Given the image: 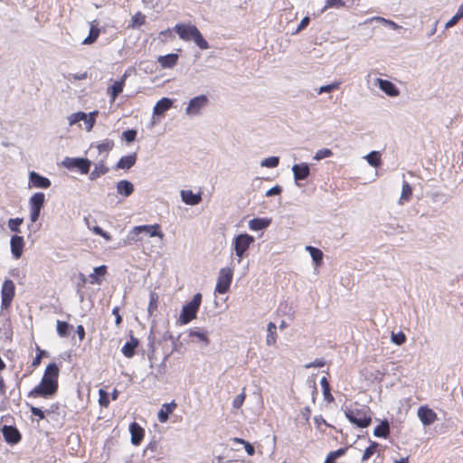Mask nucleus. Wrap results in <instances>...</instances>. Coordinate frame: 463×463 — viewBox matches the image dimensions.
I'll list each match as a JSON object with an SVG mask.
<instances>
[{
  "instance_id": "obj_7",
  "label": "nucleus",
  "mask_w": 463,
  "mask_h": 463,
  "mask_svg": "<svg viewBox=\"0 0 463 463\" xmlns=\"http://www.w3.org/2000/svg\"><path fill=\"white\" fill-rule=\"evenodd\" d=\"M62 165L68 169L77 168L81 174H88L91 161L83 157H65Z\"/></svg>"
},
{
  "instance_id": "obj_55",
  "label": "nucleus",
  "mask_w": 463,
  "mask_h": 463,
  "mask_svg": "<svg viewBox=\"0 0 463 463\" xmlns=\"http://www.w3.org/2000/svg\"><path fill=\"white\" fill-rule=\"evenodd\" d=\"M405 340L406 336L402 332H400L398 334H392V341L398 345L403 344Z\"/></svg>"
},
{
  "instance_id": "obj_43",
  "label": "nucleus",
  "mask_w": 463,
  "mask_h": 463,
  "mask_svg": "<svg viewBox=\"0 0 463 463\" xmlns=\"http://www.w3.org/2000/svg\"><path fill=\"white\" fill-rule=\"evenodd\" d=\"M379 447V444L375 441H373L369 447L365 449L364 451V454L362 456V460L365 461L368 460L376 451L377 448Z\"/></svg>"
},
{
  "instance_id": "obj_54",
  "label": "nucleus",
  "mask_w": 463,
  "mask_h": 463,
  "mask_svg": "<svg viewBox=\"0 0 463 463\" xmlns=\"http://www.w3.org/2000/svg\"><path fill=\"white\" fill-rule=\"evenodd\" d=\"M122 135L126 142L131 143L136 139L137 131L135 129H128L124 131Z\"/></svg>"
},
{
  "instance_id": "obj_30",
  "label": "nucleus",
  "mask_w": 463,
  "mask_h": 463,
  "mask_svg": "<svg viewBox=\"0 0 463 463\" xmlns=\"http://www.w3.org/2000/svg\"><path fill=\"white\" fill-rule=\"evenodd\" d=\"M270 220L265 218H254L249 222V228L252 231H261L267 228Z\"/></svg>"
},
{
  "instance_id": "obj_28",
  "label": "nucleus",
  "mask_w": 463,
  "mask_h": 463,
  "mask_svg": "<svg viewBox=\"0 0 463 463\" xmlns=\"http://www.w3.org/2000/svg\"><path fill=\"white\" fill-rule=\"evenodd\" d=\"M411 196H412V188L407 181L403 180L402 187V194H401V196L398 201L399 204L402 205V204H404V203L409 202L411 200Z\"/></svg>"
},
{
  "instance_id": "obj_52",
  "label": "nucleus",
  "mask_w": 463,
  "mask_h": 463,
  "mask_svg": "<svg viewBox=\"0 0 463 463\" xmlns=\"http://www.w3.org/2000/svg\"><path fill=\"white\" fill-rule=\"evenodd\" d=\"M107 271V267L105 265H101L99 267H97L94 269V272L90 275V277L93 279L91 283L94 282V280H97L98 276H103L105 275Z\"/></svg>"
},
{
  "instance_id": "obj_35",
  "label": "nucleus",
  "mask_w": 463,
  "mask_h": 463,
  "mask_svg": "<svg viewBox=\"0 0 463 463\" xmlns=\"http://www.w3.org/2000/svg\"><path fill=\"white\" fill-rule=\"evenodd\" d=\"M71 329H72V326H71L69 323L57 320L56 330L61 337H67L70 335Z\"/></svg>"
},
{
  "instance_id": "obj_51",
  "label": "nucleus",
  "mask_w": 463,
  "mask_h": 463,
  "mask_svg": "<svg viewBox=\"0 0 463 463\" xmlns=\"http://www.w3.org/2000/svg\"><path fill=\"white\" fill-rule=\"evenodd\" d=\"M99 402L100 406L108 407L109 404V393L102 389L99 390Z\"/></svg>"
},
{
  "instance_id": "obj_18",
  "label": "nucleus",
  "mask_w": 463,
  "mask_h": 463,
  "mask_svg": "<svg viewBox=\"0 0 463 463\" xmlns=\"http://www.w3.org/2000/svg\"><path fill=\"white\" fill-rule=\"evenodd\" d=\"M180 195L182 201L188 205H197L202 202V194H194L192 190H181Z\"/></svg>"
},
{
  "instance_id": "obj_6",
  "label": "nucleus",
  "mask_w": 463,
  "mask_h": 463,
  "mask_svg": "<svg viewBox=\"0 0 463 463\" xmlns=\"http://www.w3.org/2000/svg\"><path fill=\"white\" fill-rule=\"evenodd\" d=\"M232 275L233 271L231 268L221 269L215 287V292H218L219 294L226 293L230 288Z\"/></svg>"
},
{
  "instance_id": "obj_40",
  "label": "nucleus",
  "mask_w": 463,
  "mask_h": 463,
  "mask_svg": "<svg viewBox=\"0 0 463 463\" xmlns=\"http://www.w3.org/2000/svg\"><path fill=\"white\" fill-rule=\"evenodd\" d=\"M98 111L94 110L90 112V114H86V119H81L82 122L85 124V129L87 131H90L95 124L96 117L98 115Z\"/></svg>"
},
{
  "instance_id": "obj_14",
  "label": "nucleus",
  "mask_w": 463,
  "mask_h": 463,
  "mask_svg": "<svg viewBox=\"0 0 463 463\" xmlns=\"http://www.w3.org/2000/svg\"><path fill=\"white\" fill-rule=\"evenodd\" d=\"M417 414L424 426H429L437 420V414L427 406H420Z\"/></svg>"
},
{
  "instance_id": "obj_61",
  "label": "nucleus",
  "mask_w": 463,
  "mask_h": 463,
  "mask_svg": "<svg viewBox=\"0 0 463 463\" xmlns=\"http://www.w3.org/2000/svg\"><path fill=\"white\" fill-rule=\"evenodd\" d=\"M373 20H376V21H379L383 24H388L390 25L392 29H398L399 28V25L397 24H395L394 22L391 21V20H387L385 18H383V17H373L371 19V21Z\"/></svg>"
},
{
  "instance_id": "obj_15",
  "label": "nucleus",
  "mask_w": 463,
  "mask_h": 463,
  "mask_svg": "<svg viewBox=\"0 0 463 463\" xmlns=\"http://www.w3.org/2000/svg\"><path fill=\"white\" fill-rule=\"evenodd\" d=\"M29 184L37 188L47 189L51 186V181L47 177L32 171L29 173Z\"/></svg>"
},
{
  "instance_id": "obj_59",
  "label": "nucleus",
  "mask_w": 463,
  "mask_h": 463,
  "mask_svg": "<svg viewBox=\"0 0 463 463\" xmlns=\"http://www.w3.org/2000/svg\"><path fill=\"white\" fill-rule=\"evenodd\" d=\"M145 15H143L141 13H137L132 19L133 21V26H140L145 24Z\"/></svg>"
},
{
  "instance_id": "obj_25",
  "label": "nucleus",
  "mask_w": 463,
  "mask_h": 463,
  "mask_svg": "<svg viewBox=\"0 0 463 463\" xmlns=\"http://www.w3.org/2000/svg\"><path fill=\"white\" fill-rule=\"evenodd\" d=\"M116 188L117 192L125 197L131 195L134 192L133 184L128 180H120L119 182H118Z\"/></svg>"
},
{
  "instance_id": "obj_58",
  "label": "nucleus",
  "mask_w": 463,
  "mask_h": 463,
  "mask_svg": "<svg viewBox=\"0 0 463 463\" xmlns=\"http://www.w3.org/2000/svg\"><path fill=\"white\" fill-rule=\"evenodd\" d=\"M92 231L95 234H98V235L103 237L107 241L111 240V236L107 232L103 231L99 226H94L92 228Z\"/></svg>"
},
{
  "instance_id": "obj_33",
  "label": "nucleus",
  "mask_w": 463,
  "mask_h": 463,
  "mask_svg": "<svg viewBox=\"0 0 463 463\" xmlns=\"http://www.w3.org/2000/svg\"><path fill=\"white\" fill-rule=\"evenodd\" d=\"M45 201V195L43 193H35L30 198V207L42 209Z\"/></svg>"
},
{
  "instance_id": "obj_27",
  "label": "nucleus",
  "mask_w": 463,
  "mask_h": 463,
  "mask_svg": "<svg viewBox=\"0 0 463 463\" xmlns=\"http://www.w3.org/2000/svg\"><path fill=\"white\" fill-rule=\"evenodd\" d=\"M109 171V167H107L104 164V159H101L99 163L95 165L94 169L90 174V180H96L99 176L107 174Z\"/></svg>"
},
{
  "instance_id": "obj_29",
  "label": "nucleus",
  "mask_w": 463,
  "mask_h": 463,
  "mask_svg": "<svg viewBox=\"0 0 463 463\" xmlns=\"http://www.w3.org/2000/svg\"><path fill=\"white\" fill-rule=\"evenodd\" d=\"M390 433V425L387 420H383L373 430V435L377 438L386 439Z\"/></svg>"
},
{
  "instance_id": "obj_38",
  "label": "nucleus",
  "mask_w": 463,
  "mask_h": 463,
  "mask_svg": "<svg viewBox=\"0 0 463 463\" xmlns=\"http://www.w3.org/2000/svg\"><path fill=\"white\" fill-rule=\"evenodd\" d=\"M320 384L323 389L324 399L328 402H334V397L330 392V385L326 377H322V379L320 380Z\"/></svg>"
},
{
  "instance_id": "obj_57",
  "label": "nucleus",
  "mask_w": 463,
  "mask_h": 463,
  "mask_svg": "<svg viewBox=\"0 0 463 463\" xmlns=\"http://www.w3.org/2000/svg\"><path fill=\"white\" fill-rule=\"evenodd\" d=\"M462 18V16L457 12L445 24V29H449L454 26Z\"/></svg>"
},
{
  "instance_id": "obj_50",
  "label": "nucleus",
  "mask_w": 463,
  "mask_h": 463,
  "mask_svg": "<svg viewBox=\"0 0 463 463\" xmlns=\"http://www.w3.org/2000/svg\"><path fill=\"white\" fill-rule=\"evenodd\" d=\"M333 155L332 151L328 148H322L317 151V153L314 156V159L317 161H319L321 159L329 157Z\"/></svg>"
},
{
  "instance_id": "obj_48",
  "label": "nucleus",
  "mask_w": 463,
  "mask_h": 463,
  "mask_svg": "<svg viewBox=\"0 0 463 463\" xmlns=\"http://www.w3.org/2000/svg\"><path fill=\"white\" fill-rule=\"evenodd\" d=\"M46 416H49L52 420L54 419V415H60V404L52 403L48 409L45 410Z\"/></svg>"
},
{
  "instance_id": "obj_24",
  "label": "nucleus",
  "mask_w": 463,
  "mask_h": 463,
  "mask_svg": "<svg viewBox=\"0 0 463 463\" xmlns=\"http://www.w3.org/2000/svg\"><path fill=\"white\" fill-rule=\"evenodd\" d=\"M136 161H137V155L135 153L128 155V156H124L118 160L115 168L128 170L136 164Z\"/></svg>"
},
{
  "instance_id": "obj_34",
  "label": "nucleus",
  "mask_w": 463,
  "mask_h": 463,
  "mask_svg": "<svg viewBox=\"0 0 463 463\" xmlns=\"http://www.w3.org/2000/svg\"><path fill=\"white\" fill-rule=\"evenodd\" d=\"M276 325L273 322H269L267 326V337L266 344L267 345H273L276 343L277 333H276Z\"/></svg>"
},
{
  "instance_id": "obj_44",
  "label": "nucleus",
  "mask_w": 463,
  "mask_h": 463,
  "mask_svg": "<svg viewBox=\"0 0 463 463\" xmlns=\"http://www.w3.org/2000/svg\"><path fill=\"white\" fill-rule=\"evenodd\" d=\"M279 164V157L278 156H269L261 161L260 165L262 167L274 168L277 167Z\"/></svg>"
},
{
  "instance_id": "obj_13",
  "label": "nucleus",
  "mask_w": 463,
  "mask_h": 463,
  "mask_svg": "<svg viewBox=\"0 0 463 463\" xmlns=\"http://www.w3.org/2000/svg\"><path fill=\"white\" fill-rule=\"evenodd\" d=\"M2 433L5 441L9 444H16L21 440V434L14 426L5 425L2 428Z\"/></svg>"
},
{
  "instance_id": "obj_41",
  "label": "nucleus",
  "mask_w": 463,
  "mask_h": 463,
  "mask_svg": "<svg viewBox=\"0 0 463 463\" xmlns=\"http://www.w3.org/2000/svg\"><path fill=\"white\" fill-rule=\"evenodd\" d=\"M113 146H114V142L109 139H105L100 144L96 146L99 154L106 153L105 157H107L108 153L112 149Z\"/></svg>"
},
{
  "instance_id": "obj_62",
  "label": "nucleus",
  "mask_w": 463,
  "mask_h": 463,
  "mask_svg": "<svg viewBox=\"0 0 463 463\" xmlns=\"http://www.w3.org/2000/svg\"><path fill=\"white\" fill-rule=\"evenodd\" d=\"M38 354L34 357L32 363V366L36 367L40 364L42 356L45 354L44 351L41 350L39 347H37Z\"/></svg>"
},
{
  "instance_id": "obj_8",
  "label": "nucleus",
  "mask_w": 463,
  "mask_h": 463,
  "mask_svg": "<svg viewBox=\"0 0 463 463\" xmlns=\"http://www.w3.org/2000/svg\"><path fill=\"white\" fill-rule=\"evenodd\" d=\"M15 294V287L11 279H5L2 285L1 289V297H2V303L1 307L2 309H7Z\"/></svg>"
},
{
  "instance_id": "obj_9",
  "label": "nucleus",
  "mask_w": 463,
  "mask_h": 463,
  "mask_svg": "<svg viewBox=\"0 0 463 463\" xmlns=\"http://www.w3.org/2000/svg\"><path fill=\"white\" fill-rule=\"evenodd\" d=\"M58 390V385L52 386L49 383H44V381H41V383L35 386L29 393L28 397L36 398V397H43L49 398L55 394Z\"/></svg>"
},
{
  "instance_id": "obj_23",
  "label": "nucleus",
  "mask_w": 463,
  "mask_h": 463,
  "mask_svg": "<svg viewBox=\"0 0 463 463\" xmlns=\"http://www.w3.org/2000/svg\"><path fill=\"white\" fill-rule=\"evenodd\" d=\"M173 106V100L169 98H162L156 102L153 109L155 116H162Z\"/></svg>"
},
{
  "instance_id": "obj_31",
  "label": "nucleus",
  "mask_w": 463,
  "mask_h": 463,
  "mask_svg": "<svg viewBox=\"0 0 463 463\" xmlns=\"http://www.w3.org/2000/svg\"><path fill=\"white\" fill-rule=\"evenodd\" d=\"M137 345H138V340L137 338L131 336L130 341L127 342L122 347L123 354L128 358L132 357L135 354V350L137 347Z\"/></svg>"
},
{
  "instance_id": "obj_16",
  "label": "nucleus",
  "mask_w": 463,
  "mask_h": 463,
  "mask_svg": "<svg viewBox=\"0 0 463 463\" xmlns=\"http://www.w3.org/2000/svg\"><path fill=\"white\" fill-rule=\"evenodd\" d=\"M128 76V74L125 72L119 80L114 81V83L108 89V93L110 97L111 102H114L117 97L123 91Z\"/></svg>"
},
{
  "instance_id": "obj_45",
  "label": "nucleus",
  "mask_w": 463,
  "mask_h": 463,
  "mask_svg": "<svg viewBox=\"0 0 463 463\" xmlns=\"http://www.w3.org/2000/svg\"><path fill=\"white\" fill-rule=\"evenodd\" d=\"M24 219L23 218H14L9 219L8 221V228L14 232H21L20 225L23 223Z\"/></svg>"
},
{
  "instance_id": "obj_36",
  "label": "nucleus",
  "mask_w": 463,
  "mask_h": 463,
  "mask_svg": "<svg viewBox=\"0 0 463 463\" xmlns=\"http://www.w3.org/2000/svg\"><path fill=\"white\" fill-rule=\"evenodd\" d=\"M370 165L378 167L381 164V154L378 151H372L364 157Z\"/></svg>"
},
{
  "instance_id": "obj_53",
  "label": "nucleus",
  "mask_w": 463,
  "mask_h": 463,
  "mask_svg": "<svg viewBox=\"0 0 463 463\" xmlns=\"http://www.w3.org/2000/svg\"><path fill=\"white\" fill-rule=\"evenodd\" d=\"M30 411L32 412V414L35 417L38 418V420H43L45 419L46 417V412L45 411H43L41 410L40 408L38 407H35V406H33V405H30Z\"/></svg>"
},
{
  "instance_id": "obj_46",
  "label": "nucleus",
  "mask_w": 463,
  "mask_h": 463,
  "mask_svg": "<svg viewBox=\"0 0 463 463\" xmlns=\"http://www.w3.org/2000/svg\"><path fill=\"white\" fill-rule=\"evenodd\" d=\"M345 5V3L343 0H326V5L322 9V12H325L328 8H340Z\"/></svg>"
},
{
  "instance_id": "obj_39",
  "label": "nucleus",
  "mask_w": 463,
  "mask_h": 463,
  "mask_svg": "<svg viewBox=\"0 0 463 463\" xmlns=\"http://www.w3.org/2000/svg\"><path fill=\"white\" fill-rule=\"evenodd\" d=\"M347 450V448H340L335 451H331L326 458L325 463H336L335 459L344 456Z\"/></svg>"
},
{
  "instance_id": "obj_20",
  "label": "nucleus",
  "mask_w": 463,
  "mask_h": 463,
  "mask_svg": "<svg viewBox=\"0 0 463 463\" xmlns=\"http://www.w3.org/2000/svg\"><path fill=\"white\" fill-rule=\"evenodd\" d=\"M10 245L12 254L15 259H19L22 256L24 246V238L18 235L12 236Z\"/></svg>"
},
{
  "instance_id": "obj_32",
  "label": "nucleus",
  "mask_w": 463,
  "mask_h": 463,
  "mask_svg": "<svg viewBox=\"0 0 463 463\" xmlns=\"http://www.w3.org/2000/svg\"><path fill=\"white\" fill-rule=\"evenodd\" d=\"M0 411H5L7 409L8 398L6 397V385L4 378L0 375Z\"/></svg>"
},
{
  "instance_id": "obj_47",
  "label": "nucleus",
  "mask_w": 463,
  "mask_h": 463,
  "mask_svg": "<svg viewBox=\"0 0 463 463\" xmlns=\"http://www.w3.org/2000/svg\"><path fill=\"white\" fill-rule=\"evenodd\" d=\"M68 119H69L70 125H74V124L81 121V119H86V113L82 112V111L73 113L71 116H69Z\"/></svg>"
},
{
  "instance_id": "obj_2",
  "label": "nucleus",
  "mask_w": 463,
  "mask_h": 463,
  "mask_svg": "<svg viewBox=\"0 0 463 463\" xmlns=\"http://www.w3.org/2000/svg\"><path fill=\"white\" fill-rule=\"evenodd\" d=\"M345 415L351 423L358 428H366L372 422L370 411L367 407L345 408Z\"/></svg>"
},
{
  "instance_id": "obj_22",
  "label": "nucleus",
  "mask_w": 463,
  "mask_h": 463,
  "mask_svg": "<svg viewBox=\"0 0 463 463\" xmlns=\"http://www.w3.org/2000/svg\"><path fill=\"white\" fill-rule=\"evenodd\" d=\"M178 58V54L169 53L164 56H158L157 61L162 68L172 69L176 65Z\"/></svg>"
},
{
  "instance_id": "obj_10",
  "label": "nucleus",
  "mask_w": 463,
  "mask_h": 463,
  "mask_svg": "<svg viewBox=\"0 0 463 463\" xmlns=\"http://www.w3.org/2000/svg\"><path fill=\"white\" fill-rule=\"evenodd\" d=\"M208 104V98L206 95H199L190 99L185 109V113L188 116H197L200 114L201 109Z\"/></svg>"
},
{
  "instance_id": "obj_3",
  "label": "nucleus",
  "mask_w": 463,
  "mask_h": 463,
  "mask_svg": "<svg viewBox=\"0 0 463 463\" xmlns=\"http://www.w3.org/2000/svg\"><path fill=\"white\" fill-rule=\"evenodd\" d=\"M159 229L160 226L158 224L135 226L131 231H129L128 234L127 243L131 244L132 242L142 240V234L147 235L149 237L156 236L162 239L164 234Z\"/></svg>"
},
{
  "instance_id": "obj_1",
  "label": "nucleus",
  "mask_w": 463,
  "mask_h": 463,
  "mask_svg": "<svg viewBox=\"0 0 463 463\" xmlns=\"http://www.w3.org/2000/svg\"><path fill=\"white\" fill-rule=\"evenodd\" d=\"M174 31L183 41H194L202 50H207L209 48L207 41L203 37L199 29L194 24H177L175 25Z\"/></svg>"
},
{
  "instance_id": "obj_42",
  "label": "nucleus",
  "mask_w": 463,
  "mask_h": 463,
  "mask_svg": "<svg viewBox=\"0 0 463 463\" xmlns=\"http://www.w3.org/2000/svg\"><path fill=\"white\" fill-rule=\"evenodd\" d=\"M99 35V29L94 26L90 27L89 35L83 40V44H91L93 43Z\"/></svg>"
},
{
  "instance_id": "obj_12",
  "label": "nucleus",
  "mask_w": 463,
  "mask_h": 463,
  "mask_svg": "<svg viewBox=\"0 0 463 463\" xmlns=\"http://www.w3.org/2000/svg\"><path fill=\"white\" fill-rule=\"evenodd\" d=\"M292 172L295 182L299 185L298 182L306 180L310 175V167L307 163L296 164L292 166Z\"/></svg>"
},
{
  "instance_id": "obj_26",
  "label": "nucleus",
  "mask_w": 463,
  "mask_h": 463,
  "mask_svg": "<svg viewBox=\"0 0 463 463\" xmlns=\"http://www.w3.org/2000/svg\"><path fill=\"white\" fill-rule=\"evenodd\" d=\"M176 403L172 402L170 403H165L163 408L158 411L157 419L160 422L165 423L169 418V414L175 410Z\"/></svg>"
},
{
  "instance_id": "obj_4",
  "label": "nucleus",
  "mask_w": 463,
  "mask_h": 463,
  "mask_svg": "<svg viewBox=\"0 0 463 463\" xmlns=\"http://www.w3.org/2000/svg\"><path fill=\"white\" fill-rule=\"evenodd\" d=\"M202 302V294L196 293L191 301L183 307L179 321L183 325L188 324L195 318L197 311Z\"/></svg>"
},
{
  "instance_id": "obj_37",
  "label": "nucleus",
  "mask_w": 463,
  "mask_h": 463,
  "mask_svg": "<svg viewBox=\"0 0 463 463\" xmlns=\"http://www.w3.org/2000/svg\"><path fill=\"white\" fill-rule=\"evenodd\" d=\"M306 250L309 252L313 261L319 265L322 262L323 260V252L317 248H315L313 246H307Z\"/></svg>"
},
{
  "instance_id": "obj_49",
  "label": "nucleus",
  "mask_w": 463,
  "mask_h": 463,
  "mask_svg": "<svg viewBox=\"0 0 463 463\" xmlns=\"http://www.w3.org/2000/svg\"><path fill=\"white\" fill-rule=\"evenodd\" d=\"M340 86V82L339 81H335L331 84H327V85H325V86H321L319 89H318V91L317 93L318 94H322L324 92H331L335 90H337Z\"/></svg>"
},
{
  "instance_id": "obj_19",
  "label": "nucleus",
  "mask_w": 463,
  "mask_h": 463,
  "mask_svg": "<svg viewBox=\"0 0 463 463\" xmlns=\"http://www.w3.org/2000/svg\"><path fill=\"white\" fill-rule=\"evenodd\" d=\"M129 432L131 435V443L135 446H138L144 438V429L140 427L138 423L132 422L129 425Z\"/></svg>"
},
{
  "instance_id": "obj_56",
  "label": "nucleus",
  "mask_w": 463,
  "mask_h": 463,
  "mask_svg": "<svg viewBox=\"0 0 463 463\" xmlns=\"http://www.w3.org/2000/svg\"><path fill=\"white\" fill-rule=\"evenodd\" d=\"M244 400H245V393L244 392H241V393L238 394L234 398V400L232 402L233 408L240 409L241 407V405L243 404Z\"/></svg>"
},
{
  "instance_id": "obj_21",
  "label": "nucleus",
  "mask_w": 463,
  "mask_h": 463,
  "mask_svg": "<svg viewBox=\"0 0 463 463\" xmlns=\"http://www.w3.org/2000/svg\"><path fill=\"white\" fill-rule=\"evenodd\" d=\"M189 336L192 338H195V342L202 343L203 346H207L210 345L208 332L204 329L194 327V329L190 330Z\"/></svg>"
},
{
  "instance_id": "obj_64",
  "label": "nucleus",
  "mask_w": 463,
  "mask_h": 463,
  "mask_svg": "<svg viewBox=\"0 0 463 463\" xmlns=\"http://www.w3.org/2000/svg\"><path fill=\"white\" fill-rule=\"evenodd\" d=\"M309 17L308 16H305L299 23L297 30H296V33H299L300 31H302L303 29H305L308 24H309Z\"/></svg>"
},
{
  "instance_id": "obj_5",
  "label": "nucleus",
  "mask_w": 463,
  "mask_h": 463,
  "mask_svg": "<svg viewBox=\"0 0 463 463\" xmlns=\"http://www.w3.org/2000/svg\"><path fill=\"white\" fill-rule=\"evenodd\" d=\"M253 242L254 238L247 233L239 234L234 238L233 248L236 256L239 258L238 262H241V259L244 257L246 250Z\"/></svg>"
},
{
  "instance_id": "obj_63",
  "label": "nucleus",
  "mask_w": 463,
  "mask_h": 463,
  "mask_svg": "<svg viewBox=\"0 0 463 463\" xmlns=\"http://www.w3.org/2000/svg\"><path fill=\"white\" fill-rule=\"evenodd\" d=\"M325 361L323 359H316L314 362L307 364L305 365L306 368H312V367H323L325 365Z\"/></svg>"
},
{
  "instance_id": "obj_11",
  "label": "nucleus",
  "mask_w": 463,
  "mask_h": 463,
  "mask_svg": "<svg viewBox=\"0 0 463 463\" xmlns=\"http://www.w3.org/2000/svg\"><path fill=\"white\" fill-rule=\"evenodd\" d=\"M58 377L59 367L55 363H52L49 364L46 367L42 380L44 381V383H49L50 385L55 386L58 385Z\"/></svg>"
},
{
  "instance_id": "obj_60",
  "label": "nucleus",
  "mask_w": 463,
  "mask_h": 463,
  "mask_svg": "<svg viewBox=\"0 0 463 463\" xmlns=\"http://www.w3.org/2000/svg\"><path fill=\"white\" fill-rule=\"evenodd\" d=\"M281 192L282 187L280 185H275L266 192V196L270 197L274 195H279L281 194Z\"/></svg>"
},
{
  "instance_id": "obj_17",
  "label": "nucleus",
  "mask_w": 463,
  "mask_h": 463,
  "mask_svg": "<svg viewBox=\"0 0 463 463\" xmlns=\"http://www.w3.org/2000/svg\"><path fill=\"white\" fill-rule=\"evenodd\" d=\"M379 89L390 97H397L400 94L398 88L390 80L377 79Z\"/></svg>"
}]
</instances>
